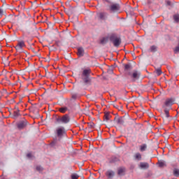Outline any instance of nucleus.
I'll return each instance as SVG.
<instances>
[{"label":"nucleus","mask_w":179,"mask_h":179,"mask_svg":"<svg viewBox=\"0 0 179 179\" xmlns=\"http://www.w3.org/2000/svg\"><path fill=\"white\" fill-rule=\"evenodd\" d=\"M92 71L90 69H85L83 71L82 79L85 85H90V73Z\"/></svg>","instance_id":"obj_1"},{"label":"nucleus","mask_w":179,"mask_h":179,"mask_svg":"<svg viewBox=\"0 0 179 179\" xmlns=\"http://www.w3.org/2000/svg\"><path fill=\"white\" fill-rule=\"evenodd\" d=\"M109 39L113 43L114 47H120L121 45V38L117 37L115 34L110 35Z\"/></svg>","instance_id":"obj_2"},{"label":"nucleus","mask_w":179,"mask_h":179,"mask_svg":"<svg viewBox=\"0 0 179 179\" xmlns=\"http://www.w3.org/2000/svg\"><path fill=\"white\" fill-rule=\"evenodd\" d=\"M57 122H61L62 124H68L71 121V117L68 114L63 115L62 117H58L56 119Z\"/></svg>","instance_id":"obj_3"},{"label":"nucleus","mask_w":179,"mask_h":179,"mask_svg":"<svg viewBox=\"0 0 179 179\" xmlns=\"http://www.w3.org/2000/svg\"><path fill=\"white\" fill-rule=\"evenodd\" d=\"M26 47V44L24 43V41H18L17 45L15 47L17 52H23V48Z\"/></svg>","instance_id":"obj_4"},{"label":"nucleus","mask_w":179,"mask_h":179,"mask_svg":"<svg viewBox=\"0 0 179 179\" xmlns=\"http://www.w3.org/2000/svg\"><path fill=\"white\" fill-rule=\"evenodd\" d=\"M175 101H176V100L173 98L166 99L163 108H166V107H171L173 106V104H174Z\"/></svg>","instance_id":"obj_5"},{"label":"nucleus","mask_w":179,"mask_h":179,"mask_svg":"<svg viewBox=\"0 0 179 179\" xmlns=\"http://www.w3.org/2000/svg\"><path fill=\"white\" fill-rule=\"evenodd\" d=\"M56 132H57V135L58 138H62L64 136V135H66V131H65L64 127L57 128L56 130Z\"/></svg>","instance_id":"obj_6"},{"label":"nucleus","mask_w":179,"mask_h":179,"mask_svg":"<svg viewBox=\"0 0 179 179\" xmlns=\"http://www.w3.org/2000/svg\"><path fill=\"white\" fill-rule=\"evenodd\" d=\"M96 16L99 20H107V17L108 16V14L107 13H98L96 14Z\"/></svg>","instance_id":"obj_7"},{"label":"nucleus","mask_w":179,"mask_h":179,"mask_svg":"<svg viewBox=\"0 0 179 179\" xmlns=\"http://www.w3.org/2000/svg\"><path fill=\"white\" fill-rule=\"evenodd\" d=\"M120 9H121V7L118 3H113L110 6V10L112 12H120Z\"/></svg>","instance_id":"obj_8"},{"label":"nucleus","mask_w":179,"mask_h":179,"mask_svg":"<svg viewBox=\"0 0 179 179\" xmlns=\"http://www.w3.org/2000/svg\"><path fill=\"white\" fill-rule=\"evenodd\" d=\"M139 76H141V73L136 71H134L132 74H130V78H132L133 82L138 80V79H139Z\"/></svg>","instance_id":"obj_9"},{"label":"nucleus","mask_w":179,"mask_h":179,"mask_svg":"<svg viewBox=\"0 0 179 179\" xmlns=\"http://www.w3.org/2000/svg\"><path fill=\"white\" fill-rule=\"evenodd\" d=\"M26 125H27V121L22 120L17 123V127L18 129H23V128H24Z\"/></svg>","instance_id":"obj_10"},{"label":"nucleus","mask_w":179,"mask_h":179,"mask_svg":"<svg viewBox=\"0 0 179 179\" xmlns=\"http://www.w3.org/2000/svg\"><path fill=\"white\" fill-rule=\"evenodd\" d=\"M105 176H106L108 178L112 179L114 178V176H115V172H114V171L113 170H108L106 172Z\"/></svg>","instance_id":"obj_11"},{"label":"nucleus","mask_w":179,"mask_h":179,"mask_svg":"<svg viewBox=\"0 0 179 179\" xmlns=\"http://www.w3.org/2000/svg\"><path fill=\"white\" fill-rule=\"evenodd\" d=\"M138 167L142 170H146V169H149V164L148 162H141Z\"/></svg>","instance_id":"obj_12"},{"label":"nucleus","mask_w":179,"mask_h":179,"mask_svg":"<svg viewBox=\"0 0 179 179\" xmlns=\"http://www.w3.org/2000/svg\"><path fill=\"white\" fill-rule=\"evenodd\" d=\"M15 110L13 112V117L16 119L20 115V110H19V108L16 106L15 107Z\"/></svg>","instance_id":"obj_13"},{"label":"nucleus","mask_w":179,"mask_h":179,"mask_svg":"<svg viewBox=\"0 0 179 179\" xmlns=\"http://www.w3.org/2000/svg\"><path fill=\"white\" fill-rule=\"evenodd\" d=\"M77 55H78V57H83V55H85V50H83V48H78Z\"/></svg>","instance_id":"obj_14"},{"label":"nucleus","mask_w":179,"mask_h":179,"mask_svg":"<svg viewBox=\"0 0 179 179\" xmlns=\"http://www.w3.org/2000/svg\"><path fill=\"white\" fill-rule=\"evenodd\" d=\"M118 176H124L125 174V169L124 168H119L117 170Z\"/></svg>","instance_id":"obj_15"},{"label":"nucleus","mask_w":179,"mask_h":179,"mask_svg":"<svg viewBox=\"0 0 179 179\" xmlns=\"http://www.w3.org/2000/svg\"><path fill=\"white\" fill-rule=\"evenodd\" d=\"M148 51L149 52H156V51H157V47L156 45H152Z\"/></svg>","instance_id":"obj_16"},{"label":"nucleus","mask_w":179,"mask_h":179,"mask_svg":"<svg viewBox=\"0 0 179 179\" xmlns=\"http://www.w3.org/2000/svg\"><path fill=\"white\" fill-rule=\"evenodd\" d=\"M134 159H135L136 160H142V155H141V153L136 152V153L134 155Z\"/></svg>","instance_id":"obj_17"},{"label":"nucleus","mask_w":179,"mask_h":179,"mask_svg":"<svg viewBox=\"0 0 179 179\" xmlns=\"http://www.w3.org/2000/svg\"><path fill=\"white\" fill-rule=\"evenodd\" d=\"M117 122L119 125H124V124H125V121L122 117H120L119 119H117Z\"/></svg>","instance_id":"obj_18"},{"label":"nucleus","mask_w":179,"mask_h":179,"mask_svg":"<svg viewBox=\"0 0 179 179\" xmlns=\"http://www.w3.org/2000/svg\"><path fill=\"white\" fill-rule=\"evenodd\" d=\"M148 149V145L146 144H143L140 146V151L141 152H145Z\"/></svg>","instance_id":"obj_19"},{"label":"nucleus","mask_w":179,"mask_h":179,"mask_svg":"<svg viewBox=\"0 0 179 179\" xmlns=\"http://www.w3.org/2000/svg\"><path fill=\"white\" fill-rule=\"evenodd\" d=\"M173 20L175 23H179V14H175L173 15Z\"/></svg>","instance_id":"obj_20"},{"label":"nucleus","mask_w":179,"mask_h":179,"mask_svg":"<svg viewBox=\"0 0 179 179\" xmlns=\"http://www.w3.org/2000/svg\"><path fill=\"white\" fill-rule=\"evenodd\" d=\"M108 42V38H102L100 41V43L102 45L107 44Z\"/></svg>","instance_id":"obj_21"},{"label":"nucleus","mask_w":179,"mask_h":179,"mask_svg":"<svg viewBox=\"0 0 179 179\" xmlns=\"http://www.w3.org/2000/svg\"><path fill=\"white\" fill-rule=\"evenodd\" d=\"M123 66H124V71H129V69H132V66H131L130 64H123Z\"/></svg>","instance_id":"obj_22"},{"label":"nucleus","mask_w":179,"mask_h":179,"mask_svg":"<svg viewBox=\"0 0 179 179\" xmlns=\"http://www.w3.org/2000/svg\"><path fill=\"white\" fill-rule=\"evenodd\" d=\"M155 72L157 73V76H160V75L163 73L162 69L160 68L155 69Z\"/></svg>","instance_id":"obj_23"},{"label":"nucleus","mask_w":179,"mask_h":179,"mask_svg":"<svg viewBox=\"0 0 179 179\" xmlns=\"http://www.w3.org/2000/svg\"><path fill=\"white\" fill-rule=\"evenodd\" d=\"M59 111L60 113H62L64 114V113H66V111H68V108H66V107L60 108L59 109Z\"/></svg>","instance_id":"obj_24"},{"label":"nucleus","mask_w":179,"mask_h":179,"mask_svg":"<svg viewBox=\"0 0 179 179\" xmlns=\"http://www.w3.org/2000/svg\"><path fill=\"white\" fill-rule=\"evenodd\" d=\"M110 118H111V116L110 115V113H105L104 120L106 121H108V120H110Z\"/></svg>","instance_id":"obj_25"},{"label":"nucleus","mask_w":179,"mask_h":179,"mask_svg":"<svg viewBox=\"0 0 179 179\" xmlns=\"http://www.w3.org/2000/svg\"><path fill=\"white\" fill-rule=\"evenodd\" d=\"M173 175L175 176V177H178V176H179V169H173Z\"/></svg>","instance_id":"obj_26"},{"label":"nucleus","mask_w":179,"mask_h":179,"mask_svg":"<svg viewBox=\"0 0 179 179\" xmlns=\"http://www.w3.org/2000/svg\"><path fill=\"white\" fill-rule=\"evenodd\" d=\"M164 113H165V115L166 118H169V117H170V115L169 113V110L166 108H164Z\"/></svg>","instance_id":"obj_27"},{"label":"nucleus","mask_w":179,"mask_h":179,"mask_svg":"<svg viewBox=\"0 0 179 179\" xmlns=\"http://www.w3.org/2000/svg\"><path fill=\"white\" fill-rule=\"evenodd\" d=\"M71 178L72 179H78L79 176H78V174L74 173V174L71 175Z\"/></svg>","instance_id":"obj_28"},{"label":"nucleus","mask_w":179,"mask_h":179,"mask_svg":"<svg viewBox=\"0 0 179 179\" xmlns=\"http://www.w3.org/2000/svg\"><path fill=\"white\" fill-rule=\"evenodd\" d=\"M36 170L37 171L41 172L43 171V167H41V166H36Z\"/></svg>","instance_id":"obj_29"},{"label":"nucleus","mask_w":179,"mask_h":179,"mask_svg":"<svg viewBox=\"0 0 179 179\" xmlns=\"http://www.w3.org/2000/svg\"><path fill=\"white\" fill-rule=\"evenodd\" d=\"M174 52L175 54H177V52H179V45L175 48Z\"/></svg>","instance_id":"obj_30"},{"label":"nucleus","mask_w":179,"mask_h":179,"mask_svg":"<svg viewBox=\"0 0 179 179\" xmlns=\"http://www.w3.org/2000/svg\"><path fill=\"white\" fill-rule=\"evenodd\" d=\"M3 16V9L0 8V17H2Z\"/></svg>","instance_id":"obj_31"},{"label":"nucleus","mask_w":179,"mask_h":179,"mask_svg":"<svg viewBox=\"0 0 179 179\" xmlns=\"http://www.w3.org/2000/svg\"><path fill=\"white\" fill-rule=\"evenodd\" d=\"M159 167H163V166H164V162H159Z\"/></svg>","instance_id":"obj_32"},{"label":"nucleus","mask_w":179,"mask_h":179,"mask_svg":"<svg viewBox=\"0 0 179 179\" xmlns=\"http://www.w3.org/2000/svg\"><path fill=\"white\" fill-rule=\"evenodd\" d=\"M166 5H167L168 6H170L171 5V1L167 0V1H166Z\"/></svg>","instance_id":"obj_33"},{"label":"nucleus","mask_w":179,"mask_h":179,"mask_svg":"<svg viewBox=\"0 0 179 179\" xmlns=\"http://www.w3.org/2000/svg\"><path fill=\"white\" fill-rule=\"evenodd\" d=\"M27 157L29 159H30V158L31 157V153H28V154L27 155Z\"/></svg>","instance_id":"obj_34"},{"label":"nucleus","mask_w":179,"mask_h":179,"mask_svg":"<svg viewBox=\"0 0 179 179\" xmlns=\"http://www.w3.org/2000/svg\"><path fill=\"white\" fill-rule=\"evenodd\" d=\"M74 1H78V0H74Z\"/></svg>","instance_id":"obj_35"}]
</instances>
